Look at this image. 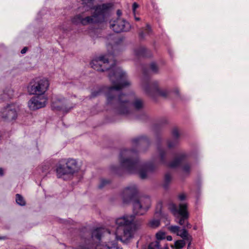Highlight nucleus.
<instances>
[{"mask_svg":"<svg viewBox=\"0 0 249 249\" xmlns=\"http://www.w3.org/2000/svg\"><path fill=\"white\" fill-rule=\"evenodd\" d=\"M111 55H101L93 59L90 65L97 71H109L108 78L112 84L107 87V109L114 114L127 116L132 113L133 110L140 111L144 106L143 101L133 94H121L123 88L131 85L126 72L120 67H116L115 61L110 58Z\"/></svg>","mask_w":249,"mask_h":249,"instance_id":"nucleus-1","label":"nucleus"},{"mask_svg":"<svg viewBox=\"0 0 249 249\" xmlns=\"http://www.w3.org/2000/svg\"><path fill=\"white\" fill-rule=\"evenodd\" d=\"M157 139V155L153 156L150 160L142 162L138 157V151L136 148H124L121 150L119 155L120 165H111L110 167L111 172L118 176L123 175L124 172L138 173L141 178L145 179L149 174L156 171L160 165L176 168L188 157L186 152H181L178 153L172 161H169L168 149L161 146L159 137Z\"/></svg>","mask_w":249,"mask_h":249,"instance_id":"nucleus-2","label":"nucleus"},{"mask_svg":"<svg viewBox=\"0 0 249 249\" xmlns=\"http://www.w3.org/2000/svg\"><path fill=\"white\" fill-rule=\"evenodd\" d=\"M110 234L107 229L96 228L89 230L87 228H83L79 233L80 242L78 245L79 249H122L119 248L115 241L108 242L99 245L102 238Z\"/></svg>","mask_w":249,"mask_h":249,"instance_id":"nucleus-3","label":"nucleus"},{"mask_svg":"<svg viewBox=\"0 0 249 249\" xmlns=\"http://www.w3.org/2000/svg\"><path fill=\"white\" fill-rule=\"evenodd\" d=\"M113 6V4L109 2L97 5L93 8L94 12L91 16L83 18L80 14L77 15L71 19V21L74 24L83 25L103 22L110 15Z\"/></svg>","mask_w":249,"mask_h":249,"instance_id":"nucleus-4","label":"nucleus"},{"mask_svg":"<svg viewBox=\"0 0 249 249\" xmlns=\"http://www.w3.org/2000/svg\"><path fill=\"white\" fill-rule=\"evenodd\" d=\"M135 216L133 214L125 215L117 218L115 223L117 225L114 235L115 238L123 242H127L132 239L139 226L134 222Z\"/></svg>","mask_w":249,"mask_h":249,"instance_id":"nucleus-5","label":"nucleus"},{"mask_svg":"<svg viewBox=\"0 0 249 249\" xmlns=\"http://www.w3.org/2000/svg\"><path fill=\"white\" fill-rule=\"evenodd\" d=\"M141 85L145 93L152 98L160 96L167 98L170 96L171 90L167 88L161 87L160 83L157 80H151L143 71V76L141 80Z\"/></svg>","mask_w":249,"mask_h":249,"instance_id":"nucleus-6","label":"nucleus"},{"mask_svg":"<svg viewBox=\"0 0 249 249\" xmlns=\"http://www.w3.org/2000/svg\"><path fill=\"white\" fill-rule=\"evenodd\" d=\"M188 204L181 203L178 206L173 202H170L168 204V209L177 218H179L178 223L180 225H184L189 217L187 211Z\"/></svg>","mask_w":249,"mask_h":249,"instance_id":"nucleus-7","label":"nucleus"},{"mask_svg":"<svg viewBox=\"0 0 249 249\" xmlns=\"http://www.w3.org/2000/svg\"><path fill=\"white\" fill-rule=\"evenodd\" d=\"M133 212L136 215L144 214L151 206V200L149 196L137 197L132 202Z\"/></svg>","mask_w":249,"mask_h":249,"instance_id":"nucleus-8","label":"nucleus"},{"mask_svg":"<svg viewBox=\"0 0 249 249\" xmlns=\"http://www.w3.org/2000/svg\"><path fill=\"white\" fill-rule=\"evenodd\" d=\"M49 86L48 80L46 78H36L31 82L28 87L30 94L44 95Z\"/></svg>","mask_w":249,"mask_h":249,"instance_id":"nucleus-9","label":"nucleus"},{"mask_svg":"<svg viewBox=\"0 0 249 249\" xmlns=\"http://www.w3.org/2000/svg\"><path fill=\"white\" fill-rule=\"evenodd\" d=\"M19 111V107L17 104H8L1 109L0 116L5 121L12 122L17 119Z\"/></svg>","mask_w":249,"mask_h":249,"instance_id":"nucleus-10","label":"nucleus"},{"mask_svg":"<svg viewBox=\"0 0 249 249\" xmlns=\"http://www.w3.org/2000/svg\"><path fill=\"white\" fill-rule=\"evenodd\" d=\"M138 192L137 186L135 184H130L126 186L121 195L123 203L127 204L132 202L137 198Z\"/></svg>","mask_w":249,"mask_h":249,"instance_id":"nucleus-11","label":"nucleus"},{"mask_svg":"<svg viewBox=\"0 0 249 249\" xmlns=\"http://www.w3.org/2000/svg\"><path fill=\"white\" fill-rule=\"evenodd\" d=\"M109 26L116 33L128 32L131 28L130 23L123 18H116L110 20Z\"/></svg>","mask_w":249,"mask_h":249,"instance_id":"nucleus-12","label":"nucleus"},{"mask_svg":"<svg viewBox=\"0 0 249 249\" xmlns=\"http://www.w3.org/2000/svg\"><path fill=\"white\" fill-rule=\"evenodd\" d=\"M47 98L45 95H38L32 97L28 102V106L32 110H36L46 106Z\"/></svg>","mask_w":249,"mask_h":249,"instance_id":"nucleus-13","label":"nucleus"},{"mask_svg":"<svg viewBox=\"0 0 249 249\" xmlns=\"http://www.w3.org/2000/svg\"><path fill=\"white\" fill-rule=\"evenodd\" d=\"M64 99L61 97L53 96L52 99V108L53 110H65V107L62 105Z\"/></svg>","mask_w":249,"mask_h":249,"instance_id":"nucleus-14","label":"nucleus"},{"mask_svg":"<svg viewBox=\"0 0 249 249\" xmlns=\"http://www.w3.org/2000/svg\"><path fill=\"white\" fill-rule=\"evenodd\" d=\"M56 173L58 178H61L64 180L66 179L67 177L71 175L65 165L64 164H58L56 167Z\"/></svg>","mask_w":249,"mask_h":249,"instance_id":"nucleus-15","label":"nucleus"},{"mask_svg":"<svg viewBox=\"0 0 249 249\" xmlns=\"http://www.w3.org/2000/svg\"><path fill=\"white\" fill-rule=\"evenodd\" d=\"M132 145L134 147H137L140 145L146 143L148 145L150 143V141L146 135H141L133 138L131 140Z\"/></svg>","mask_w":249,"mask_h":249,"instance_id":"nucleus-16","label":"nucleus"},{"mask_svg":"<svg viewBox=\"0 0 249 249\" xmlns=\"http://www.w3.org/2000/svg\"><path fill=\"white\" fill-rule=\"evenodd\" d=\"M71 175L78 171L79 168L77 163L74 159H69L64 164Z\"/></svg>","mask_w":249,"mask_h":249,"instance_id":"nucleus-17","label":"nucleus"},{"mask_svg":"<svg viewBox=\"0 0 249 249\" xmlns=\"http://www.w3.org/2000/svg\"><path fill=\"white\" fill-rule=\"evenodd\" d=\"M148 50L143 46H139L134 49V54L137 57L148 56Z\"/></svg>","mask_w":249,"mask_h":249,"instance_id":"nucleus-18","label":"nucleus"},{"mask_svg":"<svg viewBox=\"0 0 249 249\" xmlns=\"http://www.w3.org/2000/svg\"><path fill=\"white\" fill-rule=\"evenodd\" d=\"M152 33L151 27L149 24H147L145 28H142L140 30L139 35L141 39H144L146 36H150Z\"/></svg>","mask_w":249,"mask_h":249,"instance_id":"nucleus-19","label":"nucleus"},{"mask_svg":"<svg viewBox=\"0 0 249 249\" xmlns=\"http://www.w3.org/2000/svg\"><path fill=\"white\" fill-rule=\"evenodd\" d=\"M191 228V225L188 223H186V226H184L181 232H179L178 233V235L180 236L183 240L186 241H189L192 240V236L189 234L186 230L185 229V228Z\"/></svg>","mask_w":249,"mask_h":249,"instance_id":"nucleus-20","label":"nucleus"},{"mask_svg":"<svg viewBox=\"0 0 249 249\" xmlns=\"http://www.w3.org/2000/svg\"><path fill=\"white\" fill-rule=\"evenodd\" d=\"M179 143V140L177 138H169L166 141V144L168 149H172L176 147Z\"/></svg>","mask_w":249,"mask_h":249,"instance_id":"nucleus-21","label":"nucleus"},{"mask_svg":"<svg viewBox=\"0 0 249 249\" xmlns=\"http://www.w3.org/2000/svg\"><path fill=\"white\" fill-rule=\"evenodd\" d=\"M162 204L161 202H159L156 208L155 215L157 217L161 218L164 216V214L162 212Z\"/></svg>","mask_w":249,"mask_h":249,"instance_id":"nucleus-22","label":"nucleus"},{"mask_svg":"<svg viewBox=\"0 0 249 249\" xmlns=\"http://www.w3.org/2000/svg\"><path fill=\"white\" fill-rule=\"evenodd\" d=\"M172 179V176L170 173H166L164 175V183L163 184V187L165 189H167L169 183Z\"/></svg>","mask_w":249,"mask_h":249,"instance_id":"nucleus-23","label":"nucleus"},{"mask_svg":"<svg viewBox=\"0 0 249 249\" xmlns=\"http://www.w3.org/2000/svg\"><path fill=\"white\" fill-rule=\"evenodd\" d=\"M122 38H116V39H115V40L114 41V44H113V45L110 44V47H111V48L113 50V51L112 52V55H114L116 53L115 51V48L119 47L120 44L122 42Z\"/></svg>","mask_w":249,"mask_h":249,"instance_id":"nucleus-24","label":"nucleus"},{"mask_svg":"<svg viewBox=\"0 0 249 249\" xmlns=\"http://www.w3.org/2000/svg\"><path fill=\"white\" fill-rule=\"evenodd\" d=\"M16 201L17 204L20 206H25L26 204L24 198L19 194L16 195Z\"/></svg>","mask_w":249,"mask_h":249,"instance_id":"nucleus-25","label":"nucleus"},{"mask_svg":"<svg viewBox=\"0 0 249 249\" xmlns=\"http://www.w3.org/2000/svg\"><path fill=\"white\" fill-rule=\"evenodd\" d=\"M182 172L185 175H188L191 172V164L185 163L181 167Z\"/></svg>","mask_w":249,"mask_h":249,"instance_id":"nucleus-26","label":"nucleus"},{"mask_svg":"<svg viewBox=\"0 0 249 249\" xmlns=\"http://www.w3.org/2000/svg\"><path fill=\"white\" fill-rule=\"evenodd\" d=\"M171 134L173 138H177L179 140L180 133L177 127H174L171 131Z\"/></svg>","mask_w":249,"mask_h":249,"instance_id":"nucleus-27","label":"nucleus"},{"mask_svg":"<svg viewBox=\"0 0 249 249\" xmlns=\"http://www.w3.org/2000/svg\"><path fill=\"white\" fill-rule=\"evenodd\" d=\"M148 249H161V247L160 245V242L156 241L151 242L149 245Z\"/></svg>","mask_w":249,"mask_h":249,"instance_id":"nucleus-28","label":"nucleus"},{"mask_svg":"<svg viewBox=\"0 0 249 249\" xmlns=\"http://www.w3.org/2000/svg\"><path fill=\"white\" fill-rule=\"evenodd\" d=\"M160 224V219H153L150 220L149 222V226L152 228L158 227Z\"/></svg>","mask_w":249,"mask_h":249,"instance_id":"nucleus-29","label":"nucleus"},{"mask_svg":"<svg viewBox=\"0 0 249 249\" xmlns=\"http://www.w3.org/2000/svg\"><path fill=\"white\" fill-rule=\"evenodd\" d=\"M168 123V120L166 118H162L158 120L155 124V127H158Z\"/></svg>","mask_w":249,"mask_h":249,"instance_id":"nucleus-30","label":"nucleus"},{"mask_svg":"<svg viewBox=\"0 0 249 249\" xmlns=\"http://www.w3.org/2000/svg\"><path fill=\"white\" fill-rule=\"evenodd\" d=\"M110 180L106 179V178H102L100 180V183L99 184L98 187L100 189H102L103 187L106 186V185L109 184L110 183Z\"/></svg>","mask_w":249,"mask_h":249,"instance_id":"nucleus-31","label":"nucleus"},{"mask_svg":"<svg viewBox=\"0 0 249 249\" xmlns=\"http://www.w3.org/2000/svg\"><path fill=\"white\" fill-rule=\"evenodd\" d=\"M185 245V240H179L176 241L175 243V246L178 249H181L184 247Z\"/></svg>","mask_w":249,"mask_h":249,"instance_id":"nucleus-32","label":"nucleus"},{"mask_svg":"<svg viewBox=\"0 0 249 249\" xmlns=\"http://www.w3.org/2000/svg\"><path fill=\"white\" fill-rule=\"evenodd\" d=\"M187 198L186 195L184 193L180 194L178 196V201H179L178 205H176L177 206L179 205V204L181 203H187L185 201Z\"/></svg>","mask_w":249,"mask_h":249,"instance_id":"nucleus-33","label":"nucleus"},{"mask_svg":"<svg viewBox=\"0 0 249 249\" xmlns=\"http://www.w3.org/2000/svg\"><path fill=\"white\" fill-rule=\"evenodd\" d=\"M149 68L150 71L154 73H157L158 72L159 68L157 65L154 63H151L149 65Z\"/></svg>","mask_w":249,"mask_h":249,"instance_id":"nucleus-34","label":"nucleus"},{"mask_svg":"<svg viewBox=\"0 0 249 249\" xmlns=\"http://www.w3.org/2000/svg\"><path fill=\"white\" fill-rule=\"evenodd\" d=\"M169 231L173 233L178 235V233L179 232L180 228L178 226H171L168 228Z\"/></svg>","mask_w":249,"mask_h":249,"instance_id":"nucleus-35","label":"nucleus"},{"mask_svg":"<svg viewBox=\"0 0 249 249\" xmlns=\"http://www.w3.org/2000/svg\"><path fill=\"white\" fill-rule=\"evenodd\" d=\"M4 94L7 96L5 97V98H11L13 95V91L12 89H9L4 91Z\"/></svg>","mask_w":249,"mask_h":249,"instance_id":"nucleus-36","label":"nucleus"},{"mask_svg":"<svg viewBox=\"0 0 249 249\" xmlns=\"http://www.w3.org/2000/svg\"><path fill=\"white\" fill-rule=\"evenodd\" d=\"M102 90L101 89H98L94 90L91 92L90 98L95 97L101 94Z\"/></svg>","mask_w":249,"mask_h":249,"instance_id":"nucleus-37","label":"nucleus"},{"mask_svg":"<svg viewBox=\"0 0 249 249\" xmlns=\"http://www.w3.org/2000/svg\"><path fill=\"white\" fill-rule=\"evenodd\" d=\"M156 238L157 240H162L165 238V233L163 232H158L156 234Z\"/></svg>","mask_w":249,"mask_h":249,"instance_id":"nucleus-38","label":"nucleus"},{"mask_svg":"<svg viewBox=\"0 0 249 249\" xmlns=\"http://www.w3.org/2000/svg\"><path fill=\"white\" fill-rule=\"evenodd\" d=\"M138 7L139 5L136 2L133 3L132 5V10L134 15H136V10Z\"/></svg>","mask_w":249,"mask_h":249,"instance_id":"nucleus-39","label":"nucleus"},{"mask_svg":"<svg viewBox=\"0 0 249 249\" xmlns=\"http://www.w3.org/2000/svg\"><path fill=\"white\" fill-rule=\"evenodd\" d=\"M174 93L177 96H178L179 94V89L178 87H175L171 92Z\"/></svg>","mask_w":249,"mask_h":249,"instance_id":"nucleus-40","label":"nucleus"},{"mask_svg":"<svg viewBox=\"0 0 249 249\" xmlns=\"http://www.w3.org/2000/svg\"><path fill=\"white\" fill-rule=\"evenodd\" d=\"M116 14H117V18H121V16L122 15V12L121 10L118 9L117 11Z\"/></svg>","mask_w":249,"mask_h":249,"instance_id":"nucleus-41","label":"nucleus"},{"mask_svg":"<svg viewBox=\"0 0 249 249\" xmlns=\"http://www.w3.org/2000/svg\"><path fill=\"white\" fill-rule=\"evenodd\" d=\"M84 3L89 4V6H90V4L92 3L93 0H82Z\"/></svg>","mask_w":249,"mask_h":249,"instance_id":"nucleus-42","label":"nucleus"},{"mask_svg":"<svg viewBox=\"0 0 249 249\" xmlns=\"http://www.w3.org/2000/svg\"><path fill=\"white\" fill-rule=\"evenodd\" d=\"M27 50V48L26 47H24L23 49H22L21 51V53L22 54H24L26 53V51Z\"/></svg>","mask_w":249,"mask_h":249,"instance_id":"nucleus-43","label":"nucleus"},{"mask_svg":"<svg viewBox=\"0 0 249 249\" xmlns=\"http://www.w3.org/2000/svg\"><path fill=\"white\" fill-rule=\"evenodd\" d=\"M4 175V170L2 168H0V176L2 177Z\"/></svg>","mask_w":249,"mask_h":249,"instance_id":"nucleus-44","label":"nucleus"},{"mask_svg":"<svg viewBox=\"0 0 249 249\" xmlns=\"http://www.w3.org/2000/svg\"><path fill=\"white\" fill-rule=\"evenodd\" d=\"M191 241H186L188 243L187 249H190L191 245Z\"/></svg>","mask_w":249,"mask_h":249,"instance_id":"nucleus-45","label":"nucleus"},{"mask_svg":"<svg viewBox=\"0 0 249 249\" xmlns=\"http://www.w3.org/2000/svg\"><path fill=\"white\" fill-rule=\"evenodd\" d=\"M166 239L168 241H171L172 240V237L170 235H168L166 237Z\"/></svg>","mask_w":249,"mask_h":249,"instance_id":"nucleus-46","label":"nucleus"},{"mask_svg":"<svg viewBox=\"0 0 249 249\" xmlns=\"http://www.w3.org/2000/svg\"><path fill=\"white\" fill-rule=\"evenodd\" d=\"M134 15V18H135V19L136 20V21H139L140 20V18L138 17H137L136 16V15Z\"/></svg>","mask_w":249,"mask_h":249,"instance_id":"nucleus-47","label":"nucleus"},{"mask_svg":"<svg viewBox=\"0 0 249 249\" xmlns=\"http://www.w3.org/2000/svg\"><path fill=\"white\" fill-rule=\"evenodd\" d=\"M164 249H169L167 247H165Z\"/></svg>","mask_w":249,"mask_h":249,"instance_id":"nucleus-48","label":"nucleus"},{"mask_svg":"<svg viewBox=\"0 0 249 249\" xmlns=\"http://www.w3.org/2000/svg\"><path fill=\"white\" fill-rule=\"evenodd\" d=\"M4 238L3 237H0V239H3Z\"/></svg>","mask_w":249,"mask_h":249,"instance_id":"nucleus-49","label":"nucleus"}]
</instances>
